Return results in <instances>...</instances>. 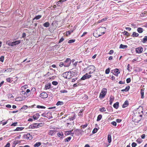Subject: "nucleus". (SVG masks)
Masks as SVG:
<instances>
[{"label":"nucleus","mask_w":147,"mask_h":147,"mask_svg":"<svg viewBox=\"0 0 147 147\" xmlns=\"http://www.w3.org/2000/svg\"><path fill=\"white\" fill-rule=\"evenodd\" d=\"M57 132V131L55 130H50L49 133V134L51 136H53Z\"/></svg>","instance_id":"f8f14e48"},{"label":"nucleus","mask_w":147,"mask_h":147,"mask_svg":"<svg viewBox=\"0 0 147 147\" xmlns=\"http://www.w3.org/2000/svg\"><path fill=\"white\" fill-rule=\"evenodd\" d=\"M63 102L59 101L57 102V103L56 104V105L57 106L61 105H63Z\"/></svg>","instance_id":"2f4dec72"},{"label":"nucleus","mask_w":147,"mask_h":147,"mask_svg":"<svg viewBox=\"0 0 147 147\" xmlns=\"http://www.w3.org/2000/svg\"><path fill=\"white\" fill-rule=\"evenodd\" d=\"M10 146V144L9 143H8L5 146V147H9Z\"/></svg>","instance_id":"bf43d9fd"},{"label":"nucleus","mask_w":147,"mask_h":147,"mask_svg":"<svg viewBox=\"0 0 147 147\" xmlns=\"http://www.w3.org/2000/svg\"><path fill=\"white\" fill-rule=\"evenodd\" d=\"M51 85L50 84H47L45 85V88L46 89H49L51 87Z\"/></svg>","instance_id":"7c9ffc66"},{"label":"nucleus","mask_w":147,"mask_h":147,"mask_svg":"<svg viewBox=\"0 0 147 147\" xmlns=\"http://www.w3.org/2000/svg\"><path fill=\"white\" fill-rule=\"evenodd\" d=\"M114 100V96H111L110 97L109 102L110 105H111L113 102Z\"/></svg>","instance_id":"2eb2a0df"},{"label":"nucleus","mask_w":147,"mask_h":147,"mask_svg":"<svg viewBox=\"0 0 147 147\" xmlns=\"http://www.w3.org/2000/svg\"><path fill=\"white\" fill-rule=\"evenodd\" d=\"M116 121L117 123H119L121 122V120L120 119H116Z\"/></svg>","instance_id":"052dcab7"},{"label":"nucleus","mask_w":147,"mask_h":147,"mask_svg":"<svg viewBox=\"0 0 147 147\" xmlns=\"http://www.w3.org/2000/svg\"><path fill=\"white\" fill-rule=\"evenodd\" d=\"M119 102H116V103L114 104L113 106L116 109H117L119 107Z\"/></svg>","instance_id":"5701e85b"},{"label":"nucleus","mask_w":147,"mask_h":147,"mask_svg":"<svg viewBox=\"0 0 147 147\" xmlns=\"http://www.w3.org/2000/svg\"><path fill=\"white\" fill-rule=\"evenodd\" d=\"M26 36V34L25 33H24L22 34V37L24 38Z\"/></svg>","instance_id":"774afa93"},{"label":"nucleus","mask_w":147,"mask_h":147,"mask_svg":"<svg viewBox=\"0 0 147 147\" xmlns=\"http://www.w3.org/2000/svg\"><path fill=\"white\" fill-rule=\"evenodd\" d=\"M32 137L30 136V134H27L26 135V138L27 139H32Z\"/></svg>","instance_id":"a878e982"},{"label":"nucleus","mask_w":147,"mask_h":147,"mask_svg":"<svg viewBox=\"0 0 147 147\" xmlns=\"http://www.w3.org/2000/svg\"><path fill=\"white\" fill-rule=\"evenodd\" d=\"M41 16L40 15H38L36 16L34 19V20L35 19L36 20H38L41 17Z\"/></svg>","instance_id":"f704fd0d"},{"label":"nucleus","mask_w":147,"mask_h":147,"mask_svg":"<svg viewBox=\"0 0 147 147\" xmlns=\"http://www.w3.org/2000/svg\"><path fill=\"white\" fill-rule=\"evenodd\" d=\"M75 40H76L75 39H71L69 40L68 42L69 43H71L74 42Z\"/></svg>","instance_id":"ea45409f"},{"label":"nucleus","mask_w":147,"mask_h":147,"mask_svg":"<svg viewBox=\"0 0 147 147\" xmlns=\"http://www.w3.org/2000/svg\"><path fill=\"white\" fill-rule=\"evenodd\" d=\"M91 76V75H88L87 73H86L81 78V79L82 80H84L86 79L90 78Z\"/></svg>","instance_id":"0eeeda50"},{"label":"nucleus","mask_w":147,"mask_h":147,"mask_svg":"<svg viewBox=\"0 0 147 147\" xmlns=\"http://www.w3.org/2000/svg\"><path fill=\"white\" fill-rule=\"evenodd\" d=\"M129 90V86H127L124 89H123L121 90V91L123 92V91H127Z\"/></svg>","instance_id":"4c0bfd02"},{"label":"nucleus","mask_w":147,"mask_h":147,"mask_svg":"<svg viewBox=\"0 0 147 147\" xmlns=\"http://www.w3.org/2000/svg\"><path fill=\"white\" fill-rule=\"evenodd\" d=\"M142 115H140L139 112L136 113L133 116L132 121L135 123H138L142 119Z\"/></svg>","instance_id":"f03ea898"},{"label":"nucleus","mask_w":147,"mask_h":147,"mask_svg":"<svg viewBox=\"0 0 147 147\" xmlns=\"http://www.w3.org/2000/svg\"><path fill=\"white\" fill-rule=\"evenodd\" d=\"M107 140L109 143H110L111 142V136L109 134L108 135Z\"/></svg>","instance_id":"b1692460"},{"label":"nucleus","mask_w":147,"mask_h":147,"mask_svg":"<svg viewBox=\"0 0 147 147\" xmlns=\"http://www.w3.org/2000/svg\"><path fill=\"white\" fill-rule=\"evenodd\" d=\"M106 31V28L104 27H101L98 28L93 33V35L96 37H98L104 34Z\"/></svg>","instance_id":"f257e3e1"},{"label":"nucleus","mask_w":147,"mask_h":147,"mask_svg":"<svg viewBox=\"0 0 147 147\" xmlns=\"http://www.w3.org/2000/svg\"><path fill=\"white\" fill-rule=\"evenodd\" d=\"M33 124H34V125H35V126H37L38 125V127H39V126L40 125V124L42 125V123H39V124H38L37 123H34Z\"/></svg>","instance_id":"603ef678"},{"label":"nucleus","mask_w":147,"mask_h":147,"mask_svg":"<svg viewBox=\"0 0 147 147\" xmlns=\"http://www.w3.org/2000/svg\"><path fill=\"white\" fill-rule=\"evenodd\" d=\"M27 108L28 106L27 105H24L21 108V109L24 110L26 109H27Z\"/></svg>","instance_id":"79ce46f5"},{"label":"nucleus","mask_w":147,"mask_h":147,"mask_svg":"<svg viewBox=\"0 0 147 147\" xmlns=\"http://www.w3.org/2000/svg\"><path fill=\"white\" fill-rule=\"evenodd\" d=\"M24 128L22 127H17L14 130V131H19L22 130Z\"/></svg>","instance_id":"393cba45"},{"label":"nucleus","mask_w":147,"mask_h":147,"mask_svg":"<svg viewBox=\"0 0 147 147\" xmlns=\"http://www.w3.org/2000/svg\"><path fill=\"white\" fill-rule=\"evenodd\" d=\"M145 137V135L144 134L142 135L141 136V138L142 139H144Z\"/></svg>","instance_id":"69168bd1"},{"label":"nucleus","mask_w":147,"mask_h":147,"mask_svg":"<svg viewBox=\"0 0 147 147\" xmlns=\"http://www.w3.org/2000/svg\"><path fill=\"white\" fill-rule=\"evenodd\" d=\"M21 94H22L24 95V96L25 97L28 96L29 95V94H27L24 91H22L21 92Z\"/></svg>","instance_id":"aec40b11"},{"label":"nucleus","mask_w":147,"mask_h":147,"mask_svg":"<svg viewBox=\"0 0 147 147\" xmlns=\"http://www.w3.org/2000/svg\"><path fill=\"white\" fill-rule=\"evenodd\" d=\"M62 76L65 78L67 79H70L72 77H73L72 75V72L70 71L64 73L62 74Z\"/></svg>","instance_id":"20e7f679"},{"label":"nucleus","mask_w":147,"mask_h":147,"mask_svg":"<svg viewBox=\"0 0 147 147\" xmlns=\"http://www.w3.org/2000/svg\"><path fill=\"white\" fill-rule=\"evenodd\" d=\"M123 34L127 36H128L129 35V34L126 31H124L123 32Z\"/></svg>","instance_id":"de8ad7c7"},{"label":"nucleus","mask_w":147,"mask_h":147,"mask_svg":"<svg viewBox=\"0 0 147 147\" xmlns=\"http://www.w3.org/2000/svg\"><path fill=\"white\" fill-rule=\"evenodd\" d=\"M71 138V137H69L67 138L65 140V142H68L70 141Z\"/></svg>","instance_id":"58836bf2"},{"label":"nucleus","mask_w":147,"mask_h":147,"mask_svg":"<svg viewBox=\"0 0 147 147\" xmlns=\"http://www.w3.org/2000/svg\"><path fill=\"white\" fill-rule=\"evenodd\" d=\"M100 110L101 112H105L106 111L104 107L101 108L100 109Z\"/></svg>","instance_id":"37998d69"},{"label":"nucleus","mask_w":147,"mask_h":147,"mask_svg":"<svg viewBox=\"0 0 147 147\" xmlns=\"http://www.w3.org/2000/svg\"><path fill=\"white\" fill-rule=\"evenodd\" d=\"M60 92L62 93H64L67 92V90H61L60 91Z\"/></svg>","instance_id":"3c124183"},{"label":"nucleus","mask_w":147,"mask_h":147,"mask_svg":"<svg viewBox=\"0 0 147 147\" xmlns=\"http://www.w3.org/2000/svg\"><path fill=\"white\" fill-rule=\"evenodd\" d=\"M18 123L16 122H15V123H12L11 125V126H16L17 124Z\"/></svg>","instance_id":"6e6d98bb"},{"label":"nucleus","mask_w":147,"mask_h":147,"mask_svg":"<svg viewBox=\"0 0 147 147\" xmlns=\"http://www.w3.org/2000/svg\"><path fill=\"white\" fill-rule=\"evenodd\" d=\"M40 97L43 98H46L48 97V94L47 93L43 92L40 94Z\"/></svg>","instance_id":"1a4fd4ad"},{"label":"nucleus","mask_w":147,"mask_h":147,"mask_svg":"<svg viewBox=\"0 0 147 147\" xmlns=\"http://www.w3.org/2000/svg\"><path fill=\"white\" fill-rule=\"evenodd\" d=\"M139 35V34L138 33H136L135 32H133V34L132 35V36L133 37H137Z\"/></svg>","instance_id":"c756f323"},{"label":"nucleus","mask_w":147,"mask_h":147,"mask_svg":"<svg viewBox=\"0 0 147 147\" xmlns=\"http://www.w3.org/2000/svg\"><path fill=\"white\" fill-rule=\"evenodd\" d=\"M143 43H145L146 41H147V36H145L144 37V38L143 39Z\"/></svg>","instance_id":"e433bc0d"},{"label":"nucleus","mask_w":147,"mask_h":147,"mask_svg":"<svg viewBox=\"0 0 147 147\" xmlns=\"http://www.w3.org/2000/svg\"><path fill=\"white\" fill-rule=\"evenodd\" d=\"M86 71L89 74L93 73L95 70V67L93 65L88 66L86 68Z\"/></svg>","instance_id":"7ed1b4c3"},{"label":"nucleus","mask_w":147,"mask_h":147,"mask_svg":"<svg viewBox=\"0 0 147 147\" xmlns=\"http://www.w3.org/2000/svg\"><path fill=\"white\" fill-rule=\"evenodd\" d=\"M131 145L132 147H135L136 145V144L134 142H133L132 143Z\"/></svg>","instance_id":"4d7b16f0"},{"label":"nucleus","mask_w":147,"mask_h":147,"mask_svg":"<svg viewBox=\"0 0 147 147\" xmlns=\"http://www.w3.org/2000/svg\"><path fill=\"white\" fill-rule=\"evenodd\" d=\"M75 117L76 115L75 114H72L69 117L68 119L70 121H72L75 119Z\"/></svg>","instance_id":"ddd939ff"},{"label":"nucleus","mask_w":147,"mask_h":147,"mask_svg":"<svg viewBox=\"0 0 147 147\" xmlns=\"http://www.w3.org/2000/svg\"><path fill=\"white\" fill-rule=\"evenodd\" d=\"M64 40V39L63 38H61L60 40H59V43H61V42H62L63 41V40Z\"/></svg>","instance_id":"680f3d73"},{"label":"nucleus","mask_w":147,"mask_h":147,"mask_svg":"<svg viewBox=\"0 0 147 147\" xmlns=\"http://www.w3.org/2000/svg\"><path fill=\"white\" fill-rule=\"evenodd\" d=\"M21 42V40H16L15 41H13V43L14 44V46L17 45H18L20 44Z\"/></svg>","instance_id":"a211bd4d"},{"label":"nucleus","mask_w":147,"mask_h":147,"mask_svg":"<svg viewBox=\"0 0 147 147\" xmlns=\"http://www.w3.org/2000/svg\"><path fill=\"white\" fill-rule=\"evenodd\" d=\"M127 47H128L127 45H123L121 44L120 45L119 48L125 49L126 48H127Z\"/></svg>","instance_id":"f3484780"},{"label":"nucleus","mask_w":147,"mask_h":147,"mask_svg":"<svg viewBox=\"0 0 147 147\" xmlns=\"http://www.w3.org/2000/svg\"><path fill=\"white\" fill-rule=\"evenodd\" d=\"M57 135L59 137H60L61 138H62V137L64 136L62 132L59 131L57 133Z\"/></svg>","instance_id":"4468645a"},{"label":"nucleus","mask_w":147,"mask_h":147,"mask_svg":"<svg viewBox=\"0 0 147 147\" xmlns=\"http://www.w3.org/2000/svg\"><path fill=\"white\" fill-rule=\"evenodd\" d=\"M37 108H42V109H45V107L44 106L38 105L37 106Z\"/></svg>","instance_id":"09e8293b"},{"label":"nucleus","mask_w":147,"mask_h":147,"mask_svg":"<svg viewBox=\"0 0 147 147\" xmlns=\"http://www.w3.org/2000/svg\"><path fill=\"white\" fill-rule=\"evenodd\" d=\"M109 72H110V70H109V68H108V69H106V70L105 71V73L106 74H109Z\"/></svg>","instance_id":"8fccbe9b"},{"label":"nucleus","mask_w":147,"mask_h":147,"mask_svg":"<svg viewBox=\"0 0 147 147\" xmlns=\"http://www.w3.org/2000/svg\"><path fill=\"white\" fill-rule=\"evenodd\" d=\"M147 15V12L144 11V13H143L140 14V16L141 17H143L146 16L145 15Z\"/></svg>","instance_id":"c9c22d12"},{"label":"nucleus","mask_w":147,"mask_h":147,"mask_svg":"<svg viewBox=\"0 0 147 147\" xmlns=\"http://www.w3.org/2000/svg\"><path fill=\"white\" fill-rule=\"evenodd\" d=\"M112 71L113 74L117 76L118 74L119 73V70L117 68H116L114 70H112Z\"/></svg>","instance_id":"6e6552de"},{"label":"nucleus","mask_w":147,"mask_h":147,"mask_svg":"<svg viewBox=\"0 0 147 147\" xmlns=\"http://www.w3.org/2000/svg\"><path fill=\"white\" fill-rule=\"evenodd\" d=\"M58 84V82L56 81H54L52 82V84L54 85H56Z\"/></svg>","instance_id":"49530a36"},{"label":"nucleus","mask_w":147,"mask_h":147,"mask_svg":"<svg viewBox=\"0 0 147 147\" xmlns=\"http://www.w3.org/2000/svg\"><path fill=\"white\" fill-rule=\"evenodd\" d=\"M11 79H10V78H7L6 79V80L7 82H11Z\"/></svg>","instance_id":"864d4df0"},{"label":"nucleus","mask_w":147,"mask_h":147,"mask_svg":"<svg viewBox=\"0 0 147 147\" xmlns=\"http://www.w3.org/2000/svg\"><path fill=\"white\" fill-rule=\"evenodd\" d=\"M41 143L40 142H37L34 144V146L35 147H39L41 145Z\"/></svg>","instance_id":"c85d7f7f"},{"label":"nucleus","mask_w":147,"mask_h":147,"mask_svg":"<svg viewBox=\"0 0 147 147\" xmlns=\"http://www.w3.org/2000/svg\"><path fill=\"white\" fill-rule=\"evenodd\" d=\"M4 59V57L3 56H1L0 58V61L1 62L3 61Z\"/></svg>","instance_id":"a18cd8bd"},{"label":"nucleus","mask_w":147,"mask_h":147,"mask_svg":"<svg viewBox=\"0 0 147 147\" xmlns=\"http://www.w3.org/2000/svg\"><path fill=\"white\" fill-rule=\"evenodd\" d=\"M50 24L48 22H46L43 24L44 26L46 27H48L49 26Z\"/></svg>","instance_id":"bb28decb"},{"label":"nucleus","mask_w":147,"mask_h":147,"mask_svg":"<svg viewBox=\"0 0 147 147\" xmlns=\"http://www.w3.org/2000/svg\"><path fill=\"white\" fill-rule=\"evenodd\" d=\"M136 52L138 53H142L143 51V48L142 47H139L136 49Z\"/></svg>","instance_id":"9d476101"},{"label":"nucleus","mask_w":147,"mask_h":147,"mask_svg":"<svg viewBox=\"0 0 147 147\" xmlns=\"http://www.w3.org/2000/svg\"><path fill=\"white\" fill-rule=\"evenodd\" d=\"M128 105V101L127 100H126L124 103L122 105V107L123 108H125L127 107Z\"/></svg>","instance_id":"6ab92c4d"},{"label":"nucleus","mask_w":147,"mask_h":147,"mask_svg":"<svg viewBox=\"0 0 147 147\" xmlns=\"http://www.w3.org/2000/svg\"><path fill=\"white\" fill-rule=\"evenodd\" d=\"M102 117V115H99L97 118V121H99L101 119Z\"/></svg>","instance_id":"72a5a7b5"},{"label":"nucleus","mask_w":147,"mask_h":147,"mask_svg":"<svg viewBox=\"0 0 147 147\" xmlns=\"http://www.w3.org/2000/svg\"><path fill=\"white\" fill-rule=\"evenodd\" d=\"M111 123L114 126H116L117 125L116 122L115 121L112 122Z\"/></svg>","instance_id":"5fc2aeb1"},{"label":"nucleus","mask_w":147,"mask_h":147,"mask_svg":"<svg viewBox=\"0 0 147 147\" xmlns=\"http://www.w3.org/2000/svg\"><path fill=\"white\" fill-rule=\"evenodd\" d=\"M144 88L142 89L141 90L140 94H141V98H144Z\"/></svg>","instance_id":"412c9836"},{"label":"nucleus","mask_w":147,"mask_h":147,"mask_svg":"<svg viewBox=\"0 0 147 147\" xmlns=\"http://www.w3.org/2000/svg\"><path fill=\"white\" fill-rule=\"evenodd\" d=\"M137 31L139 33H142L143 32V30L142 28H139L137 29Z\"/></svg>","instance_id":"cd10ccee"},{"label":"nucleus","mask_w":147,"mask_h":147,"mask_svg":"<svg viewBox=\"0 0 147 147\" xmlns=\"http://www.w3.org/2000/svg\"><path fill=\"white\" fill-rule=\"evenodd\" d=\"M6 44H7L9 46H14V44L13 43V42H7Z\"/></svg>","instance_id":"4be33fe9"},{"label":"nucleus","mask_w":147,"mask_h":147,"mask_svg":"<svg viewBox=\"0 0 147 147\" xmlns=\"http://www.w3.org/2000/svg\"><path fill=\"white\" fill-rule=\"evenodd\" d=\"M113 57L112 56H110L109 57V60H110L111 59H113Z\"/></svg>","instance_id":"338daca9"},{"label":"nucleus","mask_w":147,"mask_h":147,"mask_svg":"<svg viewBox=\"0 0 147 147\" xmlns=\"http://www.w3.org/2000/svg\"><path fill=\"white\" fill-rule=\"evenodd\" d=\"M113 52H114L113 50H111L110 51L109 54L111 55V54H112L113 53Z\"/></svg>","instance_id":"e2e57ef3"},{"label":"nucleus","mask_w":147,"mask_h":147,"mask_svg":"<svg viewBox=\"0 0 147 147\" xmlns=\"http://www.w3.org/2000/svg\"><path fill=\"white\" fill-rule=\"evenodd\" d=\"M107 89L105 88H103L100 94L99 97L101 98H104L107 92Z\"/></svg>","instance_id":"39448f33"},{"label":"nucleus","mask_w":147,"mask_h":147,"mask_svg":"<svg viewBox=\"0 0 147 147\" xmlns=\"http://www.w3.org/2000/svg\"><path fill=\"white\" fill-rule=\"evenodd\" d=\"M71 62V60L69 58H67L64 62V66L65 67H68L69 66Z\"/></svg>","instance_id":"423d86ee"},{"label":"nucleus","mask_w":147,"mask_h":147,"mask_svg":"<svg viewBox=\"0 0 147 147\" xmlns=\"http://www.w3.org/2000/svg\"><path fill=\"white\" fill-rule=\"evenodd\" d=\"M73 71L72 72V75L73 76L75 75H77L78 73L77 69H73Z\"/></svg>","instance_id":"9b49d317"},{"label":"nucleus","mask_w":147,"mask_h":147,"mask_svg":"<svg viewBox=\"0 0 147 147\" xmlns=\"http://www.w3.org/2000/svg\"><path fill=\"white\" fill-rule=\"evenodd\" d=\"M87 126V124H85L84 125H82L81 126V127L82 128H84L85 127H86Z\"/></svg>","instance_id":"0e129e2a"},{"label":"nucleus","mask_w":147,"mask_h":147,"mask_svg":"<svg viewBox=\"0 0 147 147\" xmlns=\"http://www.w3.org/2000/svg\"><path fill=\"white\" fill-rule=\"evenodd\" d=\"M98 131V129L96 128H95L92 131V133L93 134L96 133Z\"/></svg>","instance_id":"c03bdc74"},{"label":"nucleus","mask_w":147,"mask_h":147,"mask_svg":"<svg viewBox=\"0 0 147 147\" xmlns=\"http://www.w3.org/2000/svg\"><path fill=\"white\" fill-rule=\"evenodd\" d=\"M38 113H36L33 116V118L34 120H36L38 119L39 117Z\"/></svg>","instance_id":"dca6fc26"},{"label":"nucleus","mask_w":147,"mask_h":147,"mask_svg":"<svg viewBox=\"0 0 147 147\" xmlns=\"http://www.w3.org/2000/svg\"><path fill=\"white\" fill-rule=\"evenodd\" d=\"M71 132H72V131H67L65 132V135H68L70 134H72Z\"/></svg>","instance_id":"a19ab883"},{"label":"nucleus","mask_w":147,"mask_h":147,"mask_svg":"<svg viewBox=\"0 0 147 147\" xmlns=\"http://www.w3.org/2000/svg\"><path fill=\"white\" fill-rule=\"evenodd\" d=\"M37 126H35L34 124H32L30 125L29 128L31 129H34L36 127H37Z\"/></svg>","instance_id":"473e14b6"},{"label":"nucleus","mask_w":147,"mask_h":147,"mask_svg":"<svg viewBox=\"0 0 147 147\" xmlns=\"http://www.w3.org/2000/svg\"><path fill=\"white\" fill-rule=\"evenodd\" d=\"M64 65V63L63 62H60L59 64V66L60 67H62Z\"/></svg>","instance_id":"13d9d810"}]
</instances>
